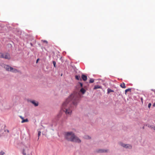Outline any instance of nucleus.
Returning a JSON list of instances; mask_svg holds the SVG:
<instances>
[{
  "mask_svg": "<svg viewBox=\"0 0 155 155\" xmlns=\"http://www.w3.org/2000/svg\"><path fill=\"white\" fill-rule=\"evenodd\" d=\"M94 79H91L90 80L89 82L90 83H92L94 82Z\"/></svg>",
  "mask_w": 155,
  "mask_h": 155,
  "instance_id": "22",
  "label": "nucleus"
},
{
  "mask_svg": "<svg viewBox=\"0 0 155 155\" xmlns=\"http://www.w3.org/2000/svg\"><path fill=\"white\" fill-rule=\"evenodd\" d=\"M121 87L122 88H124L126 87L125 84L124 83H123L122 84H121L120 85Z\"/></svg>",
  "mask_w": 155,
  "mask_h": 155,
  "instance_id": "17",
  "label": "nucleus"
},
{
  "mask_svg": "<svg viewBox=\"0 0 155 155\" xmlns=\"http://www.w3.org/2000/svg\"><path fill=\"white\" fill-rule=\"evenodd\" d=\"M30 102L34 105L35 106H37L38 105V103L35 100H31L30 101Z\"/></svg>",
  "mask_w": 155,
  "mask_h": 155,
  "instance_id": "9",
  "label": "nucleus"
},
{
  "mask_svg": "<svg viewBox=\"0 0 155 155\" xmlns=\"http://www.w3.org/2000/svg\"><path fill=\"white\" fill-rule=\"evenodd\" d=\"M74 133L71 131L67 132L65 133V138L68 141H71L74 135Z\"/></svg>",
  "mask_w": 155,
  "mask_h": 155,
  "instance_id": "2",
  "label": "nucleus"
},
{
  "mask_svg": "<svg viewBox=\"0 0 155 155\" xmlns=\"http://www.w3.org/2000/svg\"><path fill=\"white\" fill-rule=\"evenodd\" d=\"M41 131H38V139H39V137L41 135Z\"/></svg>",
  "mask_w": 155,
  "mask_h": 155,
  "instance_id": "24",
  "label": "nucleus"
},
{
  "mask_svg": "<svg viewBox=\"0 0 155 155\" xmlns=\"http://www.w3.org/2000/svg\"><path fill=\"white\" fill-rule=\"evenodd\" d=\"M28 120L27 118L25 119H24L23 120L21 121V123H23L25 122H28Z\"/></svg>",
  "mask_w": 155,
  "mask_h": 155,
  "instance_id": "15",
  "label": "nucleus"
},
{
  "mask_svg": "<svg viewBox=\"0 0 155 155\" xmlns=\"http://www.w3.org/2000/svg\"><path fill=\"white\" fill-rule=\"evenodd\" d=\"M153 106L154 107L155 106V103H154L153 104Z\"/></svg>",
  "mask_w": 155,
  "mask_h": 155,
  "instance_id": "34",
  "label": "nucleus"
},
{
  "mask_svg": "<svg viewBox=\"0 0 155 155\" xmlns=\"http://www.w3.org/2000/svg\"><path fill=\"white\" fill-rule=\"evenodd\" d=\"M79 96L76 94H72L63 102L61 110L67 115H70L73 109L76 107L79 101Z\"/></svg>",
  "mask_w": 155,
  "mask_h": 155,
  "instance_id": "1",
  "label": "nucleus"
},
{
  "mask_svg": "<svg viewBox=\"0 0 155 155\" xmlns=\"http://www.w3.org/2000/svg\"><path fill=\"white\" fill-rule=\"evenodd\" d=\"M86 91L83 88H82L80 90V92H81L83 94H84Z\"/></svg>",
  "mask_w": 155,
  "mask_h": 155,
  "instance_id": "14",
  "label": "nucleus"
},
{
  "mask_svg": "<svg viewBox=\"0 0 155 155\" xmlns=\"http://www.w3.org/2000/svg\"><path fill=\"white\" fill-rule=\"evenodd\" d=\"M79 84H80L81 86V87H82L83 86V84L81 83V82H80Z\"/></svg>",
  "mask_w": 155,
  "mask_h": 155,
  "instance_id": "29",
  "label": "nucleus"
},
{
  "mask_svg": "<svg viewBox=\"0 0 155 155\" xmlns=\"http://www.w3.org/2000/svg\"><path fill=\"white\" fill-rule=\"evenodd\" d=\"M151 105V103H149L148 105V107L150 108Z\"/></svg>",
  "mask_w": 155,
  "mask_h": 155,
  "instance_id": "25",
  "label": "nucleus"
},
{
  "mask_svg": "<svg viewBox=\"0 0 155 155\" xmlns=\"http://www.w3.org/2000/svg\"><path fill=\"white\" fill-rule=\"evenodd\" d=\"M5 132H6V131H7L8 133H9V130H5Z\"/></svg>",
  "mask_w": 155,
  "mask_h": 155,
  "instance_id": "28",
  "label": "nucleus"
},
{
  "mask_svg": "<svg viewBox=\"0 0 155 155\" xmlns=\"http://www.w3.org/2000/svg\"><path fill=\"white\" fill-rule=\"evenodd\" d=\"M91 137H89V136H87V138H87V139H91Z\"/></svg>",
  "mask_w": 155,
  "mask_h": 155,
  "instance_id": "32",
  "label": "nucleus"
},
{
  "mask_svg": "<svg viewBox=\"0 0 155 155\" xmlns=\"http://www.w3.org/2000/svg\"><path fill=\"white\" fill-rule=\"evenodd\" d=\"M5 154V152L3 151H1L0 152V155H4Z\"/></svg>",
  "mask_w": 155,
  "mask_h": 155,
  "instance_id": "20",
  "label": "nucleus"
},
{
  "mask_svg": "<svg viewBox=\"0 0 155 155\" xmlns=\"http://www.w3.org/2000/svg\"><path fill=\"white\" fill-rule=\"evenodd\" d=\"M3 58H5L8 60L10 59L11 57L10 54L8 53H5L3 54Z\"/></svg>",
  "mask_w": 155,
  "mask_h": 155,
  "instance_id": "7",
  "label": "nucleus"
},
{
  "mask_svg": "<svg viewBox=\"0 0 155 155\" xmlns=\"http://www.w3.org/2000/svg\"><path fill=\"white\" fill-rule=\"evenodd\" d=\"M1 66L5 68L7 71H11V69H12V68L10 67V66L5 64H2L1 65Z\"/></svg>",
  "mask_w": 155,
  "mask_h": 155,
  "instance_id": "5",
  "label": "nucleus"
},
{
  "mask_svg": "<svg viewBox=\"0 0 155 155\" xmlns=\"http://www.w3.org/2000/svg\"><path fill=\"white\" fill-rule=\"evenodd\" d=\"M53 63L54 66L55 67H56V64L55 61H53Z\"/></svg>",
  "mask_w": 155,
  "mask_h": 155,
  "instance_id": "23",
  "label": "nucleus"
},
{
  "mask_svg": "<svg viewBox=\"0 0 155 155\" xmlns=\"http://www.w3.org/2000/svg\"><path fill=\"white\" fill-rule=\"evenodd\" d=\"M108 151V150H105L104 149H100L98 150L97 152L99 153H103L107 152Z\"/></svg>",
  "mask_w": 155,
  "mask_h": 155,
  "instance_id": "8",
  "label": "nucleus"
},
{
  "mask_svg": "<svg viewBox=\"0 0 155 155\" xmlns=\"http://www.w3.org/2000/svg\"><path fill=\"white\" fill-rule=\"evenodd\" d=\"M39 60V58H38L37 60V61H36V63H37L38 62V61Z\"/></svg>",
  "mask_w": 155,
  "mask_h": 155,
  "instance_id": "33",
  "label": "nucleus"
},
{
  "mask_svg": "<svg viewBox=\"0 0 155 155\" xmlns=\"http://www.w3.org/2000/svg\"><path fill=\"white\" fill-rule=\"evenodd\" d=\"M23 120L24 118L23 117H22L21 116H19Z\"/></svg>",
  "mask_w": 155,
  "mask_h": 155,
  "instance_id": "26",
  "label": "nucleus"
},
{
  "mask_svg": "<svg viewBox=\"0 0 155 155\" xmlns=\"http://www.w3.org/2000/svg\"><path fill=\"white\" fill-rule=\"evenodd\" d=\"M43 42H45V43H48V42L47 41H46V40H44L43 41Z\"/></svg>",
  "mask_w": 155,
  "mask_h": 155,
  "instance_id": "31",
  "label": "nucleus"
},
{
  "mask_svg": "<svg viewBox=\"0 0 155 155\" xmlns=\"http://www.w3.org/2000/svg\"><path fill=\"white\" fill-rule=\"evenodd\" d=\"M29 147H25L23 150L22 153L24 155H27L28 154V151L29 150Z\"/></svg>",
  "mask_w": 155,
  "mask_h": 155,
  "instance_id": "6",
  "label": "nucleus"
},
{
  "mask_svg": "<svg viewBox=\"0 0 155 155\" xmlns=\"http://www.w3.org/2000/svg\"><path fill=\"white\" fill-rule=\"evenodd\" d=\"M75 78L76 79L78 80L81 81V80L80 75H76L75 76Z\"/></svg>",
  "mask_w": 155,
  "mask_h": 155,
  "instance_id": "13",
  "label": "nucleus"
},
{
  "mask_svg": "<svg viewBox=\"0 0 155 155\" xmlns=\"http://www.w3.org/2000/svg\"><path fill=\"white\" fill-rule=\"evenodd\" d=\"M153 126V125H149L148 127H150V128H151L152 129V126Z\"/></svg>",
  "mask_w": 155,
  "mask_h": 155,
  "instance_id": "27",
  "label": "nucleus"
},
{
  "mask_svg": "<svg viewBox=\"0 0 155 155\" xmlns=\"http://www.w3.org/2000/svg\"><path fill=\"white\" fill-rule=\"evenodd\" d=\"M3 58V54L2 53H0V58Z\"/></svg>",
  "mask_w": 155,
  "mask_h": 155,
  "instance_id": "19",
  "label": "nucleus"
},
{
  "mask_svg": "<svg viewBox=\"0 0 155 155\" xmlns=\"http://www.w3.org/2000/svg\"><path fill=\"white\" fill-rule=\"evenodd\" d=\"M152 129H153L154 130H155V126H153Z\"/></svg>",
  "mask_w": 155,
  "mask_h": 155,
  "instance_id": "30",
  "label": "nucleus"
},
{
  "mask_svg": "<svg viewBox=\"0 0 155 155\" xmlns=\"http://www.w3.org/2000/svg\"><path fill=\"white\" fill-rule=\"evenodd\" d=\"M120 144L123 147L128 149H131L132 148V146L130 144H126L121 142L120 143Z\"/></svg>",
  "mask_w": 155,
  "mask_h": 155,
  "instance_id": "3",
  "label": "nucleus"
},
{
  "mask_svg": "<svg viewBox=\"0 0 155 155\" xmlns=\"http://www.w3.org/2000/svg\"><path fill=\"white\" fill-rule=\"evenodd\" d=\"M107 93L108 94L110 92H114V91L110 89L109 88H108L107 89Z\"/></svg>",
  "mask_w": 155,
  "mask_h": 155,
  "instance_id": "16",
  "label": "nucleus"
},
{
  "mask_svg": "<svg viewBox=\"0 0 155 155\" xmlns=\"http://www.w3.org/2000/svg\"><path fill=\"white\" fill-rule=\"evenodd\" d=\"M11 71H11L13 73H16L18 72H19V71L15 68H12V69H11Z\"/></svg>",
  "mask_w": 155,
  "mask_h": 155,
  "instance_id": "11",
  "label": "nucleus"
},
{
  "mask_svg": "<svg viewBox=\"0 0 155 155\" xmlns=\"http://www.w3.org/2000/svg\"><path fill=\"white\" fill-rule=\"evenodd\" d=\"M101 88V87L100 86L98 85H96L94 86V89H96L98 88Z\"/></svg>",
  "mask_w": 155,
  "mask_h": 155,
  "instance_id": "18",
  "label": "nucleus"
},
{
  "mask_svg": "<svg viewBox=\"0 0 155 155\" xmlns=\"http://www.w3.org/2000/svg\"><path fill=\"white\" fill-rule=\"evenodd\" d=\"M62 114V113L61 111H60L59 113L57 115L56 117H55V119L56 120H58L59 118Z\"/></svg>",
  "mask_w": 155,
  "mask_h": 155,
  "instance_id": "10",
  "label": "nucleus"
},
{
  "mask_svg": "<svg viewBox=\"0 0 155 155\" xmlns=\"http://www.w3.org/2000/svg\"><path fill=\"white\" fill-rule=\"evenodd\" d=\"M71 141L77 143H80L81 142V140L78 137L74 135L73 139H72Z\"/></svg>",
  "mask_w": 155,
  "mask_h": 155,
  "instance_id": "4",
  "label": "nucleus"
},
{
  "mask_svg": "<svg viewBox=\"0 0 155 155\" xmlns=\"http://www.w3.org/2000/svg\"><path fill=\"white\" fill-rule=\"evenodd\" d=\"M131 91V89L128 88V89H127L125 91V92L126 93L127 91Z\"/></svg>",
  "mask_w": 155,
  "mask_h": 155,
  "instance_id": "21",
  "label": "nucleus"
},
{
  "mask_svg": "<svg viewBox=\"0 0 155 155\" xmlns=\"http://www.w3.org/2000/svg\"><path fill=\"white\" fill-rule=\"evenodd\" d=\"M141 101L142 102V101H143V98H141Z\"/></svg>",
  "mask_w": 155,
  "mask_h": 155,
  "instance_id": "35",
  "label": "nucleus"
},
{
  "mask_svg": "<svg viewBox=\"0 0 155 155\" xmlns=\"http://www.w3.org/2000/svg\"><path fill=\"white\" fill-rule=\"evenodd\" d=\"M81 78L84 81H86L87 80V77L84 74H82Z\"/></svg>",
  "mask_w": 155,
  "mask_h": 155,
  "instance_id": "12",
  "label": "nucleus"
}]
</instances>
